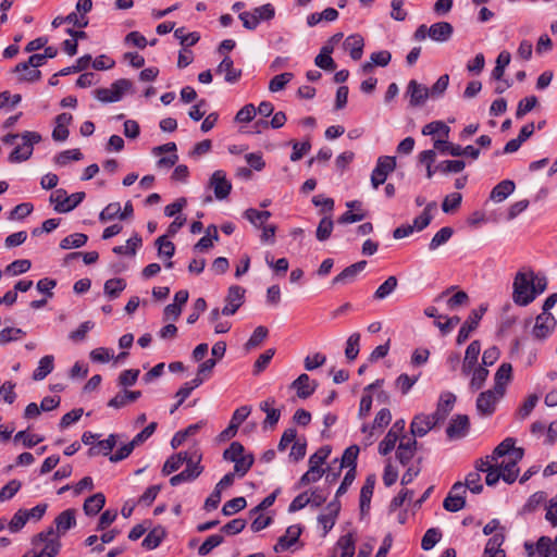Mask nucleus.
<instances>
[{
    "label": "nucleus",
    "instance_id": "obj_1",
    "mask_svg": "<svg viewBox=\"0 0 557 557\" xmlns=\"http://www.w3.org/2000/svg\"><path fill=\"white\" fill-rule=\"evenodd\" d=\"M32 548L22 557H55L61 548V542L54 536V529L48 528L32 539Z\"/></svg>",
    "mask_w": 557,
    "mask_h": 557
},
{
    "label": "nucleus",
    "instance_id": "obj_2",
    "mask_svg": "<svg viewBox=\"0 0 557 557\" xmlns=\"http://www.w3.org/2000/svg\"><path fill=\"white\" fill-rule=\"evenodd\" d=\"M533 272H518L513 280L512 299L519 306H527L535 299L532 288Z\"/></svg>",
    "mask_w": 557,
    "mask_h": 557
},
{
    "label": "nucleus",
    "instance_id": "obj_3",
    "mask_svg": "<svg viewBox=\"0 0 557 557\" xmlns=\"http://www.w3.org/2000/svg\"><path fill=\"white\" fill-rule=\"evenodd\" d=\"M22 144L17 145L9 156V161L17 163L26 161L33 153V146L41 140V136L37 132H24L21 134Z\"/></svg>",
    "mask_w": 557,
    "mask_h": 557
},
{
    "label": "nucleus",
    "instance_id": "obj_4",
    "mask_svg": "<svg viewBox=\"0 0 557 557\" xmlns=\"http://www.w3.org/2000/svg\"><path fill=\"white\" fill-rule=\"evenodd\" d=\"M85 198V193L78 191L72 195L60 188L53 191L50 196L51 203L54 205V210L60 213H66L76 208Z\"/></svg>",
    "mask_w": 557,
    "mask_h": 557
},
{
    "label": "nucleus",
    "instance_id": "obj_5",
    "mask_svg": "<svg viewBox=\"0 0 557 557\" xmlns=\"http://www.w3.org/2000/svg\"><path fill=\"white\" fill-rule=\"evenodd\" d=\"M132 87V82L126 78L115 81L109 88H98L94 91L95 97L101 102H116Z\"/></svg>",
    "mask_w": 557,
    "mask_h": 557
},
{
    "label": "nucleus",
    "instance_id": "obj_6",
    "mask_svg": "<svg viewBox=\"0 0 557 557\" xmlns=\"http://www.w3.org/2000/svg\"><path fill=\"white\" fill-rule=\"evenodd\" d=\"M396 168V158L389 156H382L377 159L376 165L371 174V184L374 189L385 183L389 173Z\"/></svg>",
    "mask_w": 557,
    "mask_h": 557
},
{
    "label": "nucleus",
    "instance_id": "obj_7",
    "mask_svg": "<svg viewBox=\"0 0 557 557\" xmlns=\"http://www.w3.org/2000/svg\"><path fill=\"white\" fill-rule=\"evenodd\" d=\"M503 397L504 395L494 388L480 393L475 401L476 411L484 417L492 416L496 410V405Z\"/></svg>",
    "mask_w": 557,
    "mask_h": 557
},
{
    "label": "nucleus",
    "instance_id": "obj_8",
    "mask_svg": "<svg viewBox=\"0 0 557 557\" xmlns=\"http://www.w3.org/2000/svg\"><path fill=\"white\" fill-rule=\"evenodd\" d=\"M392 420V414L389 409L382 408L375 416L373 424L370 426L369 424H363L361 428L362 433L366 434L363 438L364 446H370L374 442V431L376 429H383L388 425Z\"/></svg>",
    "mask_w": 557,
    "mask_h": 557
},
{
    "label": "nucleus",
    "instance_id": "obj_9",
    "mask_svg": "<svg viewBox=\"0 0 557 557\" xmlns=\"http://www.w3.org/2000/svg\"><path fill=\"white\" fill-rule=\"evenodd\" d=\"M516 442L512 437L505 438L493 451L491 456L492 461H497L500 457L508 456V458H515V460H521L524 455V450L520 447L515 446Z\"/></svg>",
    "mask_w": 557,
    "mask_h": 557
},
{
    "label": "nucleus",
    "instance_id": "obj_10",
    "mask_svg": "<svg viewBox=\"0 0 557 557\" xmlns=\"http://www.w3.org/2000/svg\"><path fill=\"white\" fill-rule=\"evenodd\" d=\"M245 288L234 285L228 288V293L225 297V305L221 311L224 315L234 314L239 307L244 304Z\"/></svg>",
    "mask_w": 557,
    "mask_h": 557
},
{
    "label": "nucleus",
    "instance_id": "obj_11",
    "mask_svg": "<svg viewBox=\"0 0 557 557\" xmlns=\"http://www.w3.org/2000/svg\"><path fill=\"white\" fill-rule=\"evenodd\" d=\"M556 326V320L550 312H542L535 320L532 334L535 338L543 339L549 336Z\"/></svg>",
    "mask_w": 557,
    "mask_h": 557
},
{
    "label": "nucleus",
    "instance_id": "obj_12",
    "mask_svg": "<svg viewBox=\"0 0 557 557\" xmlns=\"http://www.w3.org/2000/svg\"><path fill=\"white\" fill-rule=\"evenodd\" d=\"M436 424L437 420L433 414L420 413L414 416L410 424V432L414 437H422L429 433Z\"/></svg>",
    "mask_w": 557,
    "mask_h": 557
},
{
    "label": "nucleus",
    "instance_id": "obj_13",
    "mask_svg": "<svg viewBox=\"0 0 557 557\" xmlns=\"http://www.w3.org/2000/svg\"><path fill=\"white\" fill-rule=\"evenodd\" d=\"M406 94L410 98L409 104L411 107H420L431 97L430 89L414 79L408 83Z\"/></svg>",
    "mask_w": 557,
    "mask_h": 557
},
{
    "label": "nucleus",
    "instance_id": "obj_14",
    "mask_svg": "<svg viewBox=\"0 0 557 557\" xmlns=\"http://www.w3.org/2000/svg\"><path fill=\"white\" fill-rule=\"evenodd\" d=\"M211 188H213L215 198L223 200L230 195L232 183L226 178L223 171H215L211 175Z\"/></svg>",
    "mask_w": 557,
    "mask_h": 557
},
{
    "label": "nucleus",
    "instance_id": "obj_15",
    "mask_svg": "<svg viewBox=\"0 0 557 557\" xmlns=\"http://www.w3.org/2000/svg\"><path fill=\"white\" fill-rule=\"evenodd\" d=\"M176 152V145L174 143H168L162 146L154 147L152 153L154 156H162L163 153H170L168 157H161L158 160V166L163 169L172 168L178 160Z\"/></svg>",
    "mask_w": 557,
    "mask_h": 557
},
{
    "label": "nucleus",
    "instance_id": "obj_16",
    "mask_svg": "<svg viewBox=\"0 0 557 557\" xmlns=\"http://www.w3.org/2000/svg\"><path fill=\"white\" fill-rule=\"evenodd\" d=\"M367 261H358L347 268H345L338 275H336L332 284L333 285H347L352 283L357 275L364 270Z\"/></svg>",
    "mask_w": 557,
    "mask_h": 557
},
{
    "label": "nucleus",
    "instance_id": "obj_17",
    "mask_svg": "<svg viewBox=\"0 0 557 557\" xmlns=\"http://www.w3.org/2000/svg\"><path fill=\"white\" fill-rule=\"evenodd\" d=\"M301 531L302 530L299 524L288 527L285 534L278 537L276 544L274 545V550L280 553L289 549L297 543Z\"/></svg>",
    "mask_w": 557,
    "mask_h": 557
},
{
    "label": "nucleus",
    "instance_id": "obj_18",
    "mask_svg": "<svg viewBox=\"0 0 557 557\" xmlns=\"http://www.w3.org/2000/svg\"><path fill=\"white\" fill-rule=\"evenodd\" d=\"M341 510V505L338 502H331L323 513L318 517L319 523L323 528V535H326L332 528L335 525L337 516Z\"/></svg>",
    "mask_w": 557,
    "mask_h": 557
},
{
    "label": "nucleus",
    "instance_id": "obj_19",
    "mask_svg": "<svg viewBox=\"0 0 557 557\" xmlns=\"http://www.w3.org/2000/svg\"><path fill=\"white\" fill-rule=\"evenodd\" d=\"M216 74L223 75L226 83L235 84L242 77V70L235 69L233 60L228 55H224L216 66Z\"/></svg>",
    "mask_w": 557,
    "mask_h": 557
},
{
    "label": "nucleus",
    "instance_id": "obj_20",
    "mask_svg": "<svg viewBox=\"0 0 557 557\" xmlns=\"http://www.w3.org/2000/svg\"><path fill=\"white\" fill-rule=\"evenodd\" d=\"M356 553V537L352 533H347L337 540L333 553L335 557H354Z\"/></svg>",
    "mask_w": 557,
    "mask_h": 557
},
{
    "label": "nucleus",
    "instance_id": "obj_21",
    "mask_svg": "<svg viewBox=\"0 0 557 557\" xmlns=\"http://www.w3.org/2000/svg\"><path fill=\"white\" fill-rule=\"evenodd\" d=\"M199 461V457L198 456H195V457H190L189 460H188V466L186 467L185 470H183L181 473L176 474V475H173L171 479H170V483L172 486H176L183 482H187V481H190V480H194L195 478H197L199 474H200V469L198 468L197 466V462Z\"/></svg>",
    "mask_w": 557,
    "mask_h": 557
},
{
    "label": "nucleus",
    "instance_id": "obj_22",
    "mask_svg": "<svg viewBox=\"0 0 557 557\" xmlns=\"http://www.w3.org/2000/svg\"><path fill=\"white\" fill-rule=\"evenodd\" d=\"M469 430V418L466 414L456 416L449 423L446 434L450 440L461 438Z\"/></svg>",
    "mask_w": 557,
    "mask_h": 557
},
{
    "label": "nucleus",
    "instance_id": "obj_23",
    "mask_svg": "<svg viewBox=\"0 0 557 557\" xmlns=\"http://www.w3.org/2000/svg\"><path fill=\"white\" fill-rule=\"evenodd\" d=\"M456 403V396L450 392L442 393L437 403V408L434 413V418L438 423L443 422L449 412L453 410Z\"/></svg>",
    "mask_w": 557,
    "mask_h": 557
},
{
    "label": "nucleus",
    "instance_id": "obj_24",
    "mask_svg": "<svg viewBox=\"0 0 557 557\" xmlns=\"http://www.w3.org/2000/svg\"><path fill=\"white\" fill-rule=\"evenodd\" d=\"M317 386L318 384L310 380L309 375L306 373L300 374L290 385V387L296 391L297 396L302 399L311 396Z\"/></svg>",
    "mask_w": 557,
    "mask_h": 557
},
{
    "label": "nucleus",
    "instance_id": "obj_25",
    "mask_svg": "<svg viewBox=\"0 0 557 557\" xmlns=\"http://www.w3.org/2000/svg\"><path fill=\"white\" fill-rule=\"evenodd\" d=\"M454 27L448 22H437L429 27L428 35L433 41L445 42L450 39Z\"/></svg>",
    "mask_w": 557,
    "mask_h": 557
},
{
    "label": "nucleus",
    "instance_id": "obj_26",
    "mask_svg": "<svg viewBox=\"0 0 557 557\" xmlns=\"http://www.w3.org/2000/svg\"><path fill=\"white\" fill-rule=\"evenodd\" d=\"M75 509H66L58 515L54 519L55 531L58 536L64 535L70 529L76 525Z\"/></svg>",
    "mask_w": 557,
    "mask_h": 557
},
{
    "label": "nucleus",
    "instance_id": "obj_27",
    "mask_svg": "<svg viewBox=\"0 0 557 557\" xmlns=\"http://www.w3.org/2000/svg\"><path fill=\"white\" fill-rule=\"evenodd\" d=\"M512 367L508 362H504L497 369L494 375V389L505 395L506 386L511 381Z\"/></svg>",
    "mask_w": 557,
    "mask_h": 557
},
{
    "label": "nucleus",
    "instance_id": "obj_28",
    "mask_svg": "<svg viewBox=\"0 0 557 557\" xmlns=\"http://www.w3.org/2000/svg\"><path fill=\"white\" fill-rule=\"evenodd\" d=\"M481 352V343L479 341H473L469 344L466 349L463 362H462V373L465 375H469L476 364L479 355Z\"/></svg>",
    "mask_w": 557,
    "mask_h": 557
},
{
    "label": "nucleus",
    "instance_id": "obj_29",
    "mask_svg": "<svg viewBox=\"0 0 557 557\" xmlns=\"http://www.w3.org/2000/svg\"><path fill=\"white\" fill-rule=\"evenodd\" d=\"M364 40L359 34L348 36L344 41V49L349 52L352 60L358 61L363 54Z\"/></svg>",
    "mask_w": 557,
    "mask_h": 557
},
{
    "label": "nucleus",
    "instance_id": "obj_30",
    "mask_svg": "<svg viewBox=\"0 0 557 557\" xmlns=\"http://www.w3.org/2000/svg\"><path fill=\"white\" fill-rule=\"evenodd\" d=\"M417 450V441L414 438H400L398 448H397V459L400 463H408L414 456Z\"/></svg>",
    "mask_w": 557,
    "mask_h": 557
},
{
    "label": "nucleus",
    "instance_id": "obj_31",
    "mask_svg": "<svg viewBox=\"0 0 557 557\" xmlns=\"http://www.w3.org/2000/svg\"><path fill=\"white\" fill-rule=\"evenodd\" d=\"M197 456L196 454L188 453H178L176 455L171 456L163 465L162 473L164 475H169L175 471H177L184 462L188 465V460L190 457Z\"/></svg>",
    "mask_w": 557,
    "mask_h": 557
},
{
    "label": "nucleus",
    "instance_id": "obj_32",
    "mask_svg": "<svg viewBox=\"0 0 557 557\" xmlns=\"http://www.w3.org/2000/svg\"><path fill=\"white\" fill-rule=\"evenodd\" d=\"M515 188L516 185L512 181H502L492 189L490 197L495 202H502L515 191Z\"/></svg>",
    "mask_w": 557,
    "mask_h": 557
},
{
    "label": "nucleus",
    "instance_id": "obj_33",
    "mask_svg": "<svg viewBox=\"0 0 557 557\" xmlns=\"http://www.w3.org/2000/svg\"><path fill=\"white\" fill-rule=\"evenodd\" d=\"M140 396V391H124L123 393H119L112 399H110L108 406L119 409L126 406L129 403H134Z\"/></svg>",
    "mask_w": 557,
    "mask_h": 557
},
{
    "label": "nucleus",
    "instance_id": "obj_34",
    "mask_svg": "<svg viewBox=\"0 0 557 557\" xmlns=\"http://www.w3.org/2000/svg\"><path fill=\"white\" fill-rule=\"evenodd\" d=\"M375 486V475H369L360 491V509L362 512L369 510L371 498Z\"/></svg>",
    "mask_w": 557,
    "mask_h": 557
},
{
    "label": "nucleus",
    "instance_id": "obj_35",
    "mask_svg": "<svg viewBox=\"0 0 557 557\" xmlns=\"http://www.w3.org/2000/svg\"><path fill=\"white\" fill-rule=\"evenodd\" d=\"M104 504V495L102 493H96L85 500L83 509L87 516H95L103 508Z\"/></svg>",
    "mask_w": 557,
    "mask_h": 557
},
{
    "label": "nucleus",
    "instance_id": "obj_36",
    "mask_svg": "<svg viewBox=\"0 0 557 557\" xmlns=\"http://www.w3.org/2000/svg\"><path fill=\"white\" fill-rule=\"evenodd\" d=\"M116 445V435L111 434L108 436V438L99 441L95 446L90 447L88 450V455L90 457L97 456V455H104L108 456L114 446Z\"/></svg>",
    "mask_w": 557,
    "mask_h": 557
},
{
    "label": "nucleus",
    "instance_id": "obj_37",
    "mask_svg": "<svg viewBox=\"0 0 557 557\" xmlns=\"http://www.w3.org/2000/svg\"><path fill=\"white\" fill-rule=\"evenodd\" d=\"M480 322V317L476 314H469L467 321L462 324L460 327L458 335H457V344L461 345L463 344L470 336L471 332H473Z\"/></svg>",
    "mask_w": 557,
    "mask_h": 557
},
{
    "label": "nucleus",
    "instance_id": "obj_38",
    "mask_svg": "<svg viewBox=\"0 0 557 557\" xmlns=\"http://www.w3.org/2000/svg\"><path fill=\"white\" fill-rule=\"evenodd\" d=\"M53 362H54L53 356L47 355V356L42 357L38 362V367L35 369V371L33 373V380L41 381L48 374H50L54 368Z\"/></svg>",
    "mask_w": 557,
    "mask_h": 557
},
{
    "label": "nucleus",
    "instance_id": "obj_39",
    "mask_svg": "<svg viewBox=\"0 0 557 557\" xmlns=\"http://www.w3.org/2000/svg\"><path fill=\"white\" fill-rule=\"evenodd\" d=\"M520 460H515V458H508V460H504L500 465L502 479L507 483H513L519 474L518 462Z\"/></svg>",
    "mask_w": 557,
    "mask_h": 557
},
{
    "label": "nucleus",
    "instance_id": "obj_40",
    "mask_svg": "<svg viewBox=\"0 0 557 557\" xmlns=\"http://www.w3.org/2000/svg\"><path fill=\"white\" fill-rule=\"evenodd\" d=\"M275 400L273 398H268L267 400L260 404V409L267 413L264 424L273 426L275 425L281 417V411L278 409L273 408Z\"/></svg>",
    "mask_w": 557,
    "mask_h": 557
},
{
    "label": "nucleus",
    "instance_id": "obj_41",
    "mask_svg": "<svg viewBox=\"0 0 557 557\" xmlns=\"http://www.w3.org/2000/svg\"><path fill=\"white\" fill-rule=\"evenodd\" d=\"M436 209V202H430L425 206L424 210L418 215L412 223L416 231L420 232L424 230L432 221V211Z\"/></svg>",
    "mask_w": 557,
    "mask_h": 557
},
{
    "label": "nucleus",
    "instance_id": "obj_42",
    "mask_svg": "<svg viewBox=\"0 0 557 557\" xmlns=\"http://www.w3.org/2000/svg\"><path fill=\"white\" fill-rule=\"evenodd\" d=\"M398 285L396 276H388L375 290L373 298L376 300H383L392 295Z\"/></svg>",
    "mask_w": 557,
    "mask_h": 557
},
{
    "label": "nucleus",
    "instance_id": "obj_43",
    "mask_svg": "<svg viewBox=\"0 0 557 557\" xmlns=\"http://www.w3.org/2000/svg\"><path fill=\"white\" fill-rule=\"evenodd\" d=\"M255 461L253 455L251 453H246L244 449L243 455L234 462V472L243 478L252 467Z\"/></svg>",
    "mask_w": 557,
    "mask_h": 557
},
{
    "label": "nucleus",
    "instance_id": "obj_44",
    "mask_svg": "<svg viewBox=\"0 0 557 557\" xmlns=\"http://www.w3.org/2000/svg\"><path fill=\"white\" fill-rule=\"evenodd\" d=\"M504 532H496L495 534H493L485 545L483 556L495 555L496 553H505V550L502 549V545L504 544Z\"/></svg>",
    "mask_w": 557,
    "mask_h": 557
},
{
    "label": "nucleus",
    "instance_id": "obj_45",
    "mask_svg": "<svg viewBox=\"0 0 557 557\" xmlns=\"http://www.w3.org/2000/svg\"><path fill=\"white\" fill-rule=\"evenodd\" d=\"M245 219H247L253 226L261 227L271 216L270 211H259L253 208H249L244 212Z\"/></svg>",
    "mask_w": 557,
    "mask_h": 557
},
{
    "label": "nucleus",
    "instance_id": "obj_46",
    "mask_svg": "<svg viewBox=\"0 0 557 557\" xmlns=\"http://www.w3.org/2000/svg\"><path fill=\"white\" fill-rule=\"evenodd\" d=\"M235 472L226 473L216 484L214 495H211V507H215L221 500V492L228 488L235 480Z\"/></svg>",
    "mask_w": 557,
    "mask_h": 557
},
{
    "label": "nucleus",
    "instance_id": "obj_47",
    "mask_svg": "<svg viewBox=\"0 0 557 557\" xmlns=\"http://www.w3.org/2000/svg\"><path fill=\"white\" fill-rule=\"evenodd\" d=\"M164 536L165 531L163 528H154L144 539L143 546L147 549H153L160 545Z\"/></svg>",
    "mask_w": 557,
    "mask_h": 557
},
{
    "label": "nucleus",
    "instance_id": "obj_48",
    "mask_svg": "<svg viewBox=\"0 0 557 557\" xmlns=\"http://www.w3.org/2000/svg\"><path fill=\"white\" fill-rule=\"evenodd\" d=\"M536 550L541 557H557V545L547 536L539 539Z\"/></svg>",
    "mask_w": 557,
    "mask_h": 557
},
{
    "label": "nucleus",
    "instance_id": "obj_49",
    "mask_svg": "<svg viewBox=\"0 0 557 557\" xmlns=\"http://www.w3.org/2000/svg\"><path fill=\"white\" fill-rule=\"evenodd\" d=\"M453 234H454V230L451 227H449V226L442 227L438 232L435 233V235L431 239V242L429 244V249L432 251L436 250L438 247L446 244L450 239Z\"/></svg>",
    "mask_w": 557,
    "mask_h": 557
},
{
    "label": "nucleus",
    "instance_id": "obj_50",
    "mask_svg": "<svg viewBox=\"0 0 557 557\" xmlns=\"http://www.w3.org/2000/svg\"><path fill=\"white\" fill-rule=\"evenodd\" d=\"M450 128L442 121H434L423 126L422 134L433 136L440 134L444 138H448Z\"/></svg>",
    "mask_w": 557,
    "mask_h": 557
},
{
    "label": "nucleus",
    "instance_id": "obj_51",
    "mask_svg": "<svg viewBox=\"0 0 557 557\" xmlns=\"http://www.w3.org/2000/svg\"><path fill=\"white\" fill-rule=\"evenodd\" d=\"M360 350V334L355 332L346 341L345 356L349 361L357 358Z\"/></svg>",
    "mask_w": 557,
    "mask_h": 557
},
{
    "label": "nucleus",
    "instance_id": "obj_52",
    "mask_svg": "<svg viewBox=\"0 0 557 557\" xmlns=\"http://www.w3.org/2000/svg\"><path fill=\"white\" fill-rule=\"evenodd\" d=\"M141 246V238L138 234L132 236L126 245L116 246L113 248V252L116 255H135L136 249Z\"/></svg>",
    "mask_w": 557,
    "mask_h": 557
},
{
    "label": "nucleus",
    "instance_id": "obj_53",
    "mask_svg": "<svg viewBox=\"0 0 557 557\" xmlns=\"http://www.w3.org/2000/svg\"><path fill=\"white\" fill-rule=\"evenodd\" d=\"M471 372L472 377L469 386L472 391H478L483 387L488 376V370L483 366H479L476 368H473Z\"/></svg>",
    "mask_w": 557,
    "mask_h": 557
},
{
    "label": "nucleus",
    "instance_id": "obj_54",
    "mask_svg": "<svg viewBox=\"0 0 557 557\" xmlns=\"http://www.w3.org/2000/svg\"><path fill=\"white\" fill-rule=\"evenodd\" d=\"M465 168L466 163L462 160H445L436 165V170L443 174L460 173Z\"/></svg>",
    "mask_w": 557,
    "mask_h": 557
},
{
    "label": "nucleus",
    "instance_id": "obj_55",
    "mask_svg": "<svg viewBox=\"0 0 557 557\" xmlns=\"http://www.w3.org/2000/svg\"><path fill=\"white\" fill-rule=\"evenodd\" d=\"M442 539V532L436 528H431L424 533L421 547L423 550H431Z\"/></svg>",
    "mask_w": 557,
    "mask_h": 557
},
{
    "label": "nucleus",
    "instance_id": "obj_56",
    "mask_svg": "<svg viewBox=\"0 0 557 557\" xmlns=\"http://www.w3.org/2000/svg\"><path fill=\"white\" fill-rule=\"evenodd\" d=\"M268 329L265 326H258L255 329L253 333L251 334L250 338L245 344L244 348L246 351H249L259 345L267 338L268 336Z\"/></svg>",
    "mask_w": 557,
    "mask_h": 557
},
{
    "label": "nucleus",
    "instance_id": "obj_57",
    "mask_svg": "<svg viewBox=\"0 0 557 557\" xmlns=\"http://www.w3.org/2000/svg\"><path fill=\"white\" fill-rule=\"evenodd\" d=\"M87 239L85 234L74 233L64 237L60 243V247L62 249L79 248L86 244Z\"/></svg>",
    "mask_w": 557,
    "mask_h": 557
},
{
    "label": "nucleus",
    "instance_id": "obj_58",
    "mask_svg": "<svg viewBox=\"0 0 557 557\" xmlns=\"http://www.w3.org/2000/svg\"><path fill=\"white\" fill-rule=\"evenodd\" d=\"M334 223L331 216H324L315 231V236L319 242H324L330 238L333 231Z\"/></svg>",
    "mask_w": 557,
    "mask_h": 557
},
{
    "label": "nucleus",
    "instance_id": "obj_59",
    "mask_svg": "<svg viewBox=\"0 0 557 557\" xmlns=\"http://www.w3.org/2000/svg\"><path fill=\"white\" fill-rule=\"evenodd\" d=\"M294 74L286 72L274 76L269 83V89L272 92L283 90L286 85L293 79Z\"/></svg>",
    "mask_w": 557,
    "mask_h": 557
},
{
    "label": "nucleus",
    "instance_id": "obj_60",
    "mask_svg": "<svg viewBox=\"0 0 557 557\" xmlns=\"http://www.w3.org/2000/svg\"><path fill=\"white\" fill-rule=\"evenodd\" d=\"M46 63L45 57L42 53H36L28 58L26 62H21L15 65L13 72L21 73L23 70H28V67L37 69Z\"/></svg>",
    "mask_w": 557,
    "mask_h": 557
},
{
    "label": "nucleus",
    "instance_id": "obj_61",
    "mask_svg": "<svg viewBox=\"0 0 557 557\" xmlns=\"http://www.w3.org/2000/svg\"><path fill=\"white\" fill-rule=\"evenodd\" d=\"M126 287V283L122 278H111L104 283V293L110 298H116Z\"/></svg>",
    "mask_w": 557,
    "mask_h": 557
},
{
    "label": "nucleus",
    "instance_id": "obj_62",
    "mask_svg": "<svg viewBox=\"0 0 557 557\" xmlns=\"http://www.w3.org/2000/svg\"><path fill=\"white\" fill-rule=\"evenodd\" d=\"M399 438L400 436L395 434V432L388 431L385 437L379 444V453L383 456L389 454L395 448Z\"/></svg>",
    "mask_w": 557,
    "mask_h": 557
},
{
    "label": "nucleus",
    "instance_id": "obj_63",
    "mask_svg": "<svg viewBox=\"0 0 557 557\" xmlns=\"http://www.w3.org/2000/svg\"><path fill=\"white\" fill-rule=\"evenodd\" d=\"M323 473L324 470H322L321 468L309 465L308 471L300 478L298 482V487L319 481L322 478Z\"/></svg>",
    "mask_w": 557,
    "mask_h": 557
},
{
    "label": "nucleus",
    "instance_id": "obj_64",
    "mask_svg": "<svg viewBox=\"0 0 557 557\" xmlns=\"http://www.w3.org/2000/svg\"><path fill=\"white\" fill-rule=\"evenodd\" d=\"M246 505H247V503L244 497H242V496L235 497L231 500H227L223 505L222 512L225 516H232V515H235L236 512L240 511L242 509H244L246 507Z\"/></svg>",
    "mask_w": 557,
    "mask_h": 557
}]
</instances>
